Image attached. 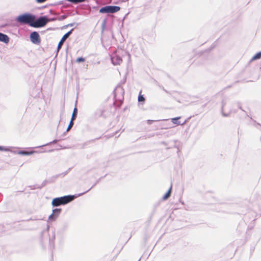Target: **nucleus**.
<instances>
[{
	"mask_svg": "<svg viewBox=\"0 0 261 261\" xmlns=\"http://www.w3.org/2000/svg\"><path fill=\"white\" fill-rule=\"evenodd\" d=\"M74 198V196H64L61 197L54 198L51 202L53 206H58L60 205L66 204L73 200Z\"/></svg>",
	"mask_w": 261,
	"mask_h": 261,
	"instance_id": "1",
	"label": "nucleus"
},
{
	"mask_svg": "<svg viewBox=\"0 0 261 261\" xmlns=\"http://www.w3.org/2000/svg\"><path fill=\"white\" fill-rule=\"evenodd\" d=\"M35 19V15L30 13H24L19 15L16 18V21L20 23L31 24L33 23Z\"/></svg>",
	"mask_w": 261,
	"mask_h": 261,
	"instance_id": "2",
	"label": "nucleus"
},
{
	"mask_svg": "<svg viewBox=\"0 0 261 261\" xmlns=\"http://www.w3.org/2000/svg\"><path fill=\"white\" fill-rule=\"evenodd\" d=\"M50 21L46 16L40 17L36 20L33 21V23L31 24V27L34 28H41L44 27L46 24Z\"/></svg>",
	"mask_w": 261,
	"mask_h": 261,
	"instance_id": "3",
	"label": "nucleus"
},
{
	"mask_svg": "<svg viewBox=\"0 0 261 261\" xmlns=\"http://www.w3.org/2000/svg\"><path fill=\"white\" fill-rule=\"evenodd\" d=\"M120 8L118 6H107L101 8L99 10L100 13H114L119 11Z\"/></svg>",
	"mask_w": 261,
	"mask_h": 261,
	"instance_id": "4",
	"label": "nucleus"
},
{
	"mask_svg": "<svg viewBox=\"0 0 261 261\" xmlns=\"http://www.w3.org/2000/svg\"><path fill=\"white\" fill-rule=\"evenodd\" d=\"M30 39L34 44H39L40 42L39 35L37 32H33L31 34Z\"/></svg>",
	"mask_w": 261,
	"mask_h": 261,
	"instance_id": "5",
	"label": "nucleus"
},
{
	"mask_svg": "<svg viewBox=\"0 0 261 261\" xmlns=\"http://www.w3.org/2000/svg\"><path fill=\"white\" fill-rule=\"evenodd\" d=\"M60 208H56L53 210V213L48 217V220L54 221L58 217L61 212Z\"/></svg>",
	"mask_w": 261,
	"mask_h": 261,
	"instance_id": "6",
	"label": "nucleus"
},
{
	"mask_svg": "<svg viewBox=\"0 0 261 261\" xmlns=\"http://www.w3.org/2000/svg\"><path fill=\"white\" fill-rule=\"evenodd\" d=\"M72 30H71V31H69L68 32H67V33H66L62 38L61 40H60V41L59 42V44H58V50H59L62 45H63V43L64 42V41L67 39V38L69 36V35L71 34V32H72Z\"/></svg>",
	"mask_w": 261,
	"mask_h": 261,
	"instance_id": "7",
	"label": "nucleus"
},
{
	"mask_svg": "<svg viewBox=\"0 0 261 261\" xmlns=\"http://www.w3.org/2000/svg\"><path fill=\"white\" fill-rule=\"evenodd\" d=\"M112 62L114 65H120L122 60L120 57L118 56H114L111 58Z\"/></svg>",
	"mask_w": 261,
	"mask_h": 261,
	"instance_id": "8",
	"label": "nucleus"
},
{
	"mask_svg": "<svg viewBox=\"0 0 261 261\" xmlns=\"http://www.w3.org/2000/svg\"><path fill=\"white\" fill-rule=\"evenodd\" d=\"M0 41L8 44L9 42V37L7 35L0 33Z\"/></svg>",
	"mask_w": 261,
	"mask_h": 261,
	"instance_id": "9",
	"label": "nucleus"
},
{
	"mask_svg": "<svg viewBox=\"0 0 261 261\" xmlns=\"http://www.w3.org/2000/svg\"><path fill=\"white\" fill-rule=\"evenodd\" d=\"M12 152L14 153H17L18 154H20V155H29L33 154V153L36 152V151H19L17 152V151L12 150Z\"/></svg>",
	"mask_w": 261,
	"mask_h": 261,
	"instance_id": "10",
	"label": "nucleus"
},
{
	"mask_svg": "<svg viewBox=\"0 0 261 261\" xmlns=\"http://www.w3.org/2000/svg\"><path fill=\"white\" fill-rule=\"evenodd\" d=\"M12 147H6L0 146V151H10L12 152Z\"/></svg>",
	"mask_w": 261,
	"mask_h": 261,
	"instance_id": "11",
	"label": "nucleus"
},
{
	"mask_svg": "<svg viewBox=\"0 0 261 261\" xmlns=\"http://www.w3.org/2000/svg\"><path fill=\"white\" fill-rule=\"evenodd\" d=\"M180 118V117L173 118L171 119V121H172V123L175 124L180 125V122L177 121Z\"/></svg>",
	"mask_w": 261,
	"mask_h": 261,
	"instance_id": "12",
	"label": "nucleus"
},
{
	"mask_svg": "<svg viewBox=\"0 0 261 261\" xmlns=\"http://www.w3.org/2000/svg\"><path fill=\"white\" fill-rule=\"evenodd\" d=\"M260 58H261V52H259L252 57V60H256L260 59Z\"/></svg>",
	"mask_w": 261,
	"mask_h": 261,
	"instance_id": "13",
	"label": "nucleus"
},
{
	"mask_svg": "<svg viewBox=\"0 0 261 261\" xmlns=\"http://www.w3.org/2000/svg\"><path fill=\"white\" fill-rule=\"evenodd\" d=\"M171 192V187L169 189L168 192L165 194V195L163 197V199L164 200L167 199L170 195Z\"/></svg>",
	"mask_w": 261,
	"mask_h": 261,
	"instance_id": "14",
	"label": "nucleus"
},
{
	"mask_svg": "<svg viewBox=\"0 0 261 261\" xmlns=\"http://www.w3.org/2000/svg\"><path fill=\"white\" fill-rule=\"evenodd\" d=\"M67 1L74 4H77L79 3L85 2V0H67Z\"/></svg>",
	"mask_w": 261,
	"mask_h": 261,
	"instance_id": "15",
	"label": "nucleus"
},
{
	"mask_svg": "<svg viewBox=\"0 0 261 261\" xmlns=\"http://www.w3.org/2000/svg\"><path fill=\"white\" fill-rule=\"evenodd\" d=\"M76 113H77V109L75 108L74 109V110H73V112L72 113V118L71 119V120H72V121H73V120L75 119L76 115Z\"/></svg>",
	"mask_w": 261,
	"mask_h": 261,
	"instance_id": "16",
	"label": "nucleus"
},
{
	"mask_svg": "<svg viewBox=\"0 0 261 261\" xmlns=\"http://www.w3.org/2000/svg\"><path fill=\"white\" fill-rule=\"evenodd\" d=\"M73 125V121H72V120H71V121L69 124V125L67 128V132L70 130V129L72 127Z\"/></svg>",
	"mask_w": 261,
	"mask_h": 261,
	"instance_id": "17",
	"label": "nucleus"
},
{
	"mask_svg": "<svg viewBox=\"0 0 261 261\" xmlns=\"http://www.w3.org/2000/svg\"><path fill=\"white\" fill-rule=\"evenodd\" d=\"M85 61V59L82 58V57H80V58H78L77 59H76V62H84Z\"/></svg>",
	"mask_w": 261,
	"mask_h": 261,
	"instance_id": "18",
	"label": "nucleus"
},
{
	"mask_svg": "<svg viewBox=\"0 0 261 261\" xmlns=\"http://www.w3.org/2000/svg\"><path fill=\"white\" fill-rule=\"evenodd\" d=\"M144 100H145V98L143 95L139 96V97H138V101H144Z\"/></svg>",
	"mask_w": 261,
	"mask_h": 261,
	"instance_id": "19",
	"label": "nucleus"
},
{
	"mask_svg": "<svg viewBox=\"0 0 261 261\" xmlns=\"http://www.w3.org/2000/svg\"><path fill=\"white\" fill-rule=\"evenodd\" d=\"M46 1V0H36V2L37 3H42Z\"/></svg>",
	"mask_w": 261,
	"mask_h": 261,
	"instance_id": "20",
	"label": "nucleus"
},
{
	"mask_svg": "<svg viewBox=\"0 0 261 261\" xmlns=\"http://www.w3.org/2000/svg\"><path fill=\"white\" fill-rule=\"evenodd\" d=\"M224 111V108H222V114H223V115L224 116H228L229 115V114H225Z\"/></svg>",
	"mask_w": 261,
	"mask_h": 261,
	"instance_id": "21",
	"label": "nucleus"
},
{
	"mask_svg": "<svg viewBox=\"0 0 261 261\" xmlns=\"http://www.w3.org/2000/svg\"><path fill=\"white\" fill-rule=\"evenodd\" d=\"M74 23H70V24H68V26L72 27V26H73V25H74Z\"/></svg>",
	"mask_w": 261,
	"mask_h": 261,
	"instance_id": "22",
	"label": "nucleus"
},
{
	"mask_svg": "<svg viewBox=\"0 0 261 261\" xmlns=\"http://www.w3.org/2000/svg\"><path fill=\"white\" fill-rule=\"evenodd\" d=\"M259 140H260V143H261V135H260V137Z\"/></svg>",
	"mask_w": 261,
	"mask_h": 261,
	"instance_id": "23",
	"label": "nucleus"
},
{
	"mask_svg": "<svg viewBox=\"0 0 261 261\" xmlns=\"http://www.w3.org/2000/svg\"><path fill=\"white\" fill-rule=\"evenodd\" d=\"M186 123V121H185L183 123L181 124V125H184Z\"/></svg>",
	"mask_w": 261,
	"mask_h": 261,
	"instance_id": "24",
	"label": "nucleus"
}]
</instances>
